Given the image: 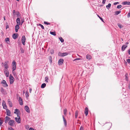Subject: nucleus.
<instances>
[{"label":"nucleus","mask_w":130,"mask_h":130,"mask_svg":"<svg viewBox=\"0 0 130 130\" xmlns=\"http://www.w3.org/2000/svg\"><path fill=\"white\" fill-rule=\"evenodd\" d=\"M12 68L13 71H14L16 69V63L14 60L12 62Z\"/></svg>","instance_id":"f257e3e1"},{"label":"nucleus","mask_w":130,"mask_h":130,"mask_svg":"<svg viewBox=\"0 0 130 130\" xmlns=\"http://www.w3.org/2000/svg\"><path fill=\"white\" fill-rule=\"evenodd\" d=\"M9 80L10 84H12L14 81V78L12 75L10 74L9 76Z\"/></svg>","instance_id":"f03ea898"},{"label":"nucleus","mask_w":130,"mask_h":130,"mask_svg":"<svg viewBox=\"0 0 130 130\" xmlns=\"http://www.w3.org/2000/svg\"><path fill=\"white\" fill-rule=\"evenodd\" d=\"M26 40V38L25 36H23L21 39V42L23 45L25 44V42Z\"/></svg>","instance_id":"7ed1b4c3"},{"label":"nucleus","mask_w":130,"mask_h":130,"mask_svg":"<svg viewBox=\"0 0 130 130\" xmlns=\"http://www.w3.org/2000/svg\"><path fill=\"white\" fill-rule=\"evenodd\" d=\"M16 121L18 123H20L21 122L20 117L19 116H17V117L15 118Z\"/></svg>","instance_id":"20e7f679"},{"label":"nucleus","mask_w":130,"mask_h":130,"mask_svg":"<svg viewBox=\"0 0 130 130\" xmlns=\"http://www.w3.org/2000/svg\"><path fill=\"white\" fill-rule=\"evenodd\" d=\"M14 121L13 120H10L8 123L11 126H13L14 123Z\"/></svg>","instance_id":"39448f33"},{"label":"nucleus","mask_w":130,"mask_h":130,"mask_svg":"<svg viewBox=\"0 0 130 130\" xmlns=\"http://www.w3.org/2000/svg\"><path fill=\"white\" fill-rule=\"evenodd\" d=\"M4 72L6 77H8L9 75V71L8 69H4Z\"/></svg>","instance_id":"423d86ee"},{"label":"nucleus","mask_w":130,"mask_h":130,"mask_svg":"<svg viewBox=\"0 0 130 130\" xmlns=\"http://www.w3.org/2000/svg\"><path fill=\"white\" fill-rule=\"evenodd\" d=\"M64 60L63 59H59L58 61V63L59 65H62L63 62Z\"/></svg>","instance_id":"0eeeda50"},{"label":"nucleus","mask_w":130,"mask_h":130,"mask_svg":"<svg viewBox=\"0 0 130 130\" xmlns=\"http://www.w3.org/2000/svg\"><path fill=\"white\" fill-rule=\"evenodd\" d=\"M68 55V54L67 53H59L58 54V55L61 56H67Z\"/></svg>","instance_id":"6e6552de"},{"label":"nucleus","mask_w":130,"mask_h":130,"mask_svg":"<svg viewBox=\"0 0 130 130\" xmlns=\"http://www.w3.org/2000/svg\"><path fill=\"white\" fill-rule=\"evenodd\" d=\"M2 104L3 108L6 109L7 108V107L6 104L5 102L4 101H3Z\"/></svg>","instance_id":"1a4fd4ad"},{"label":"nucleus","mask_w":130,"mask_h":130,"mask_svg":"<svg viewBox=\"0 0 130 130\" xmlns=\"http://www.w3.org/2000/svg\"><path fill=\"white\" fill-rule=\"evenodd\" d=\"M25 109L26 111L28 113L30 112L29 108L27 106H25Z\"/></svg>","instance_id":"9d476101"},{"label":"nucleus","mask_w":130,"mask_h":130,"mask_svg":"<svg viewBox=\"0 0 130 130\" xmlns=\"http://www.w3.org/2000/svg\"><path fill=\"white\" fill-rule=\"evenodd\" d=\"M19 102L20 104V105H23V103L22 99L20 97L19 98Z\"/></svg>","instance_id":"9b49d317"},{"label":"nucleus","mask_w":130,"mask_h":130,"mask_svg":"<svg viewBox=\"0 0 130 130\" xmlns=\"http://www.w3.org/2000/svg\"><path fill=\"white\" fill-rule=\"evenodd\" d=\"M18 35L17 33L13 34L12 36L13 38L14 39H16L18 37Z\"/></svg>","instance_id":"f8f14e48"},{"label":"nucleus","mask_w":130,"mask_h":130,"mask_svg":"<svg viewBox=\"0 0 130 130\" xmlns=\"http://www.w3.org/2000/svg\"><path fill=\"white\" fill-rule=\"evenodd\" d=\"M16 22L17 25H20L21 24L20 19L19 18H18L16 20Z\"/></svg>","instance_id":"ddd939ff"},{"label":"nucleus","mask_w":130,"mask_h":130,"mask_svg":"<svg viewBox=\"0 0 130 130\" xmlns=\"http://www.w3.org/2000/svg\"><path fill=\"white\" fill-rule=\"evenodd\" d=\"M5 118V122L6 123L8 122V121L10 119V118L8 116H6Z\"/></svg>","instance_id":"4468645a"},{"label":"nucleus","mask_w":130,"mask_h":130,"mask_svg":"<svg viewBox=\"0 0 130 130\" xmlns=\"http://www.w3.org/2000/svg\"><path fill=\"white\" fill-rule=\"evenodd\" d=\"M19 109H16L15 110V111L14 112V113H16L17 116H19Z\"/></svg>","instance_id":"2eb2a0df"},{"label":"nucleus","mask_w":130,"mask_h":130,"mask_svg":"<svg viewBox=\"0 0 130 130\" xmlns=\"http://www.w3.org/2000/svg\"><path fill=\"white\" fill-rule=\"evenodd\" d=\"M19 25H16L15 27V32H17L18 31V29L19 28Z\"/></svg>","instance_id":"dca6fc26"},{"label":"nucleus","mask_w":130,"mask_h":130,"mask_svg":"<svg viewBox=\"0 0 130 130\" xmlns=\"http://www.w3.org/2000/svg\"><path fill=\"white\" fill-rule=\"evenodd\" d=\"M2 83L4 84L3 86L5 87H7L8 85L7 84L6 81L5 80H3Z\"/></svg>","instance_id":"f3484780"},{"label":"nucleus","mask_w":130,"mask_h":130,"mask_svg":"<svg viewBox=\"0 0 130 130\" xmlns=\"http://www.w3.org/2000/svg\"><path fill=\"white\" fill-rule=\"evenodd\" d=\"M4 67H5V69H8V65L7 63L5 62H4Z\"/></svg>","instance_id":"a211bd4d"},{"label":"nucleus","mask_w":130,"mask_h":130,"mask_svg":"<svg viewBox=\"0 0 130 130\" xmlns=\"http://www.w3.org/2000/svg\"><path fill=\"white\" fill-rule=\"evenodd\" d=\"M6 110L7 112V115L8 116H10V111L9 110L7 109H6Z\"/></svg>","instance_id":"6ab92c4d"},{"label":"nucleus","mask_w":130,"mask_h":130,"mask_svg":"<svg viewBox=\"0 0 130 130\" xmlns=\"http://www.w3.org/2000/svg\"><path fill=\"white\" fill-rule=\"evenodd\" d=\"M8 104L10 107H12V103L10 101L9 99H8Z\"/></svg>","instance_id":"aec40b11"},{"label":"nucleus","mask_w":130,"mask_h":130,"mask_svg":"<svg viewBox=\"0 0 130 130\" xmlns=\"http://www.w3.org/2000/svg\"><path fill=\"white\" fill-rule=\"evenodd\" d=\"M88 109L87 107L85 108V114L87 116L88 114Z\"/></svg>","instance_id":"412c9836"},{"label":"nucleus","mask_w":130,"mask_h":130,"mask_svg":"<svg viewBox=\"0 0 130 130\" xmlns=\"http://www.w3.org/2000/svg\"><path fill=\"white\" fill-rule=\"evenodd\" d=\"M127 45H123L122 47V50L123 51H124L125 50V48L127 47Z\"/></svg>","instance_id":"4be33fe9"},{"label":"nucleus","mask_w":130,"mask_h":130,"mask_svg":"<svg viewBox=\"0 0 130 130\" xmlns=\"http://www.w3.org/2000/svg\"><path fill=\"white\" fill-rule=\"evenodd\" d=\"M122 4L124 5H130V2L127 1L124 2H123Z\"/></svg>","instance_id":"5701e85b"},{"label":"nucleus","mask_w":130,"mask_h":130,"mask_svg":"<svg viewBox=\"0 0 130 130\" xmlns=\"http://www.w3.org/2000/svg\"><path fill=\"white\" fill-rule=\"evenodd\" d=\"M62 117L63 118V121L64 122L65 125L66 126V125H67V122L66 120V119L64 118V116L63 115L62 116Z\"/></svg>","instance_id":"b1692460"},{"label":"nucleus","mask_w":130,"mask_h":130,"mask_svg":"<svg viewBox=\"0 0 130 130\" xmlns=\"http://www.w3.org/2000/svg\"><path fill=\"white\" fill-rule=\"evenodd\" d=\"M91 56L90 55H87L86 56V58L88 60H90L91 59Z\"/></svg>","instance_id":"393cba45"},{"label":"nucleus","mask_w":130,"mask_h":130,"mask_svg":"<svg viewBox=\"0 0 130 130\" xmlns=\"http://www.w3.org/2000/svg\"><path fill=\"white\" fill-rule=\"evenodd\" d=\"M16 15V17H17L18 18L20 16V14L19 13V12H17L15 13Z\"/></svg>","instance_id":"a878e982"},{"label":"nucleus","mask_w":130,"mask_h":130,"mask_svg":"<svg viewBox=\"0 0 130 130\" xmlns=\"http://www.w3.org/2000/svg\"><path fill=\"white\" fill-rule=\"evenodd\" d=\"M46 86V84L45 83L42 84L41 86V88H44Z\"/></svg>","instance_id":"bb28decb"},{"label":"nucleus","mask_w":130,"mask_h":130,"mask_svg":"<svg viewBox=\"0 0 130 130\" xmlns=\"http://www.w3.org/2000/svg\"><path fill=\"white\" fill-rule=\"evenodd\" d=\"M9 38H7L5 39V41L6 42H7V43L9 44L8 42H9Z\"/></svg>","instance_id":"cd10ccee"},{"label":"nucleus","mask_w":130,"mask_h":130,"mask_svg":"<svg viewBox=\"0 0 130 130\" xmlns=\"http://www.w3.org/2000/svg\"><path fill=\"white\" fill-rule=\"evenodd\" d=\"M111 6V4L110 3H109L108 4V5L106 6V7L107 9H109L110 7Z\"/></svg>","instance_id":"c85d7f7f"},{"label":"nucleus","mask_w":130,"mask_h":130,"mask_svg":"<svg viewBox=\"0 0 130 130\" xmlns=\"http://www.w3.org/2000/svg\"><path fill=\"white\" fill-rule=\"evenodd\" d=\"M67 110L66 109H65L63 110L64 114V115L66 116Z\"/></svg>","instance_id":"c756f323"},{"label":"nucleus","mask_w":130,"mask_h":130,"mask_svg":"<svg viewBox=\"0 0 130 130\" xmlns=\"http://www.w3.org/2000/svg\"><path fill=\"white\" fill-rule=\"evenodd\" d=\"M50 34H51L52 35L54 36H56V34H55V32H54L51 31L50 32Z\"/></svg>","instance_id":"7c9ffc66"},{"label":"nucleus","mask_w":130,"mask_h":130,"mask_svg":"<svg viewBox=\"0 0 130 130\" xmlns=\"http://www.w3.org/2000/svg\"><path fill=\"white\" fill-rule=\"evenodd\" d=\"M78 114V111H76L75 112V117L76 118H77V117Z\"/></svg>","instance_id":"2f4dec72"},{"label":"nucleus","mask_w":130,"mask_h":130,"mask_svg":"<svg viewBox=\"0 0 130 130\" xmlns=\"http://www.w3.org/2000/svg\"><path fill=\"white\" fill-rule=\"evenodd\" d=\"M59 39L61 42H64V40L61 37H59Z\"/></svg>","instance_id":"473e14b6"},{"label":"nucleus","mask_w":130,"mask_h":130,"mask_svg":"<svg viewBox=\"0 0 130 130\" xmlns=\"http://www.w3.org/2000/svg\"><path fill=\"white\" fill-rule=\"evenodd\" d=\"M39 25L40 26L41 28L43 29H44V27L43 26L40 24H39Z\"/></svg>","instance_id":"72a5a7b5"},{"label":"nucleus","mask_w":130,"mask_h":130,"mask_svg":"<svg viewBox=\"0 0 130 130\" xmlns=\"http://www.w3.org/2000/svg\"><path fill=\"white\" fill-rule=\"evenodd\" d=\"M127 75H128V74H125V79L126 81H128V78L127 77Z\"/></svg>","instance_id":"f704fd0d"},{"label":"nucleus","mask_w":130,"mask_h":130,"mask_svg":"<svg viewBox=\"0 0 130 130\" xmlns=\"http://www.w3.org/2000/svg\"><path fill=\"white\" fill-rule=\"evenodd\" d=\"M121 12V11H117L115 13L116 15H117L120 13Z\"/></svg>","instance_id":"c9c22d12"},{"label":"nucleus","mask_w":130,"mask_h":130,"mask_svg":"<svg viewBox=\"0 0 130 130\" xmlns=\"http://www.w3.org/2000/svg\"><path fill=\"white\" fill-rule=\"evenodd\" d=\"M28 92L27 91H26V98H28L29 96Z\"/></svg>","instance_id":"e433bc0d"},{"label":"nucleus","mask_w":130,"mask_h":130,"mask_svg":"<svg viewBox=\"0 0 130 130\" xmlns=\"http://www.w3.org/2000/svg\"><path fill=\"white\" fill-rule=\"evenodd\" d=\"M44 23L45 24H46V25H50V23H48L47 22H46V21H44Z\"/></svg>","instance_id":"4c0bfd02"},{"label":"nucleus","mask_w":130,"mask_h":130,"mask_svg":"<svg viewBox=\"0 0 130 130\" xmlns=\"http://www.w3.org/2000/svg\"><path fill=\"white\" fill-rule=\"evenodd\" d=\"M5 91V90L3 89V88H1V92L2 93H3Z\"/></svg>","instance_id":"58836bf2"},{"label":"nucleus","mask_w":130,"mask_h":130,"mask_svg":"<svg viewBox=\"0 0 130 130\" xmlns=\"http://www.w3.org/2000/svg\"><path fill=\"white\" fill-rule=\"evenodd\" d=\"M54 51L53 49H52L50 51V53L51 54H53L54 53Z\"/></svg>","instance_id":"ea45409f"},{"label":"nucleus","mask_w":130,"mask_h":130,"mask_svg":"<svg viewBox=\"0 0 130 130\" xmlns=\"http://www.w3.org/2000/svg\"><path fill=\"white\" fill-rule=\"evenodd\" d=\"M45 82H48V77H45Z\"/></svg>","instance_id":"a19ab883"},{"label":"nucleus","mask_w":130,"mask_h":130,"mask_svg":"<svg viewBox=\"0 0 130 130\" xmlns=\"http://www.w3.org/2000/svg\"><path fill=\"white\" fill-rule=\"evenodd\" d=\"M20 50L21 53H24V50L22 48H20Z\"/></svg>","instance_id":"79ce46f5"},{"label":"nucleus","mask_w":130,"mask_h":130,"mask_svg":"<svg viewBox=\"0 0 130 130\" xmlns=\"http://www.w3.org/2000/svg\"><path fill=\"white\" fill-rule=\"evenodd\" d=\"M122 7V6L121 5H118L117 6V8L118 9H120Z\"/></svg>","instance_id":"37998d69"},{"label":"nucleus","mask_w":130,"mask_h":130,"mask_svg":"<svg viewBox=\"0 0 130 130\" xmlns=\"http://www.w3.org/2000/svg\"><path fill=\"white\" fill-rule=\"evenodd\" d=\"M81 59L80 58H76L75 59H74V61H76V60H81Z\"/></svg>","instance_id":"c03bdc74"},{"label":"nucleus","mask_w":130,"mask_h":130,"mask_svg":"<svg viewBox=\"0 0 130 130\" xmlns=\"http://www.w3.org/2000/svg\"><path fill=\"white\" fill-rule=\"evenodd\" d=\"M3 123V121L1 120V119L0 118V126Z\"/></svg>","instance_id":"a18cd8bd"},{"label":"nucleus","mask_w":130,"mask_h":130,"mask_svg":"<svg viewBox=\"0 0 130 130\" xmlns=\"http://www.w3.org/2000/svg\"><path fill=\"white\" fill-rule=\"evenodd\" d=\"M127 61L128 63H130V59H128L127 60Z\"/></svg>","instance_id":"49530a36"},{"label":"nucleus","mask_w":130,"mask_h":130,"mask_svg":"<svg viewBox=\"0 0 130 130\" xmlns=\"http://www.w3.org/2000/svg\"><path fill=\"white\" fill-rule=\"evenodd\" d=\"M21 24H22L24 22V19H22L21 20Z\"/></svg>","instance_id":"de8ad7c7"},{"label":"nucleus","mask_w":130,"mask_h":130,"mask_svg":"<svg viewBox=\"0 0 130 130\" xmlns=\"http://www.w3.org/2000/svg\"><path fill=\"white\" fill-rule=\"evenodd\" d=\"M8 130H14L13 128L11 127H10L8 128Z\"/></svg>","instance_id":"09e8293b"},{"label":"nucleus","mask_w":130,"mask_h":130,"mask_svg":"<svg viewBox=\"0 0 130 130\" xmlns=\"http://www.w3.org/2000/svg\"><path fill=\"white\" fill-rule=\"evenodd\" d=\"M98 16L99 17L100 19V20L103 22H104V21L103 20V19L101 17H100V16H99V15H98Z\"/></svg>","instance_id":"8fccbe9b"},{"label":"nucleus","mask_w":130,"mask_h":130,"mask_svg":"<svg viewBox=\"0 0 130 130\" xmlns=\"http://www.w3.org/2000/svg\"><path fill=\"white\" fill-rule=\"evenodd\" d=\"M127 16L128 18H129L130 17V11L128 13Z\"/></svg>","instance_id":"3c124183"},{"label":"nucleus","mask_w":130,"mask_h":130,"mask_svg":"<svg viewBox=\"0 0 130 130\" xmlns=\"http://www.w3.org/2000/svg\"><path fill=\"white\" fill-rule=\"evenodd\" d=\"M79 130H84L83 127L82 126L80 127Z\"/></svg>","instance_id":"603ef678"},{"label":"nucleus","mask_w":130,"mask_h":130,"mask_svg":"<svg viewBox=\"0 0 130 130\" xmlns=\"http://www.w3.org/2000/svg\"><path fill=\"white\" fill-rule=\"evenodd\" d=\"M127 53H128L130 55V49L128 50L127 51Z\"/></svg>","instance_id":"864d4df0"},{"label":"nucleus","mask_w":130,"mask_h":130,"mask_svg":"<svg viewBox=\"0 0 130 130\" xmlns=\"http://www.w3.org/2000/svg\"><path fill=\"white\" fill-rule=\"evenodd\" d=\"M119 4V3L118 2H116L114 3L113 4L114 5H116L117 4Z\"/></svg>","instance_id":"5fc2aeb1"},{"label":"nucleus","mask_w":130,"mask_h":130,"mask_svg":"<svg viewBox=\"0 0 130 130\" xmlns=\"http://www.w3.org/2000/svg\"><path fill=\"white\" fill-rule=\"evenodd\" d=\"M118 26L120 28H122L121 27V24H118Z\"/></svg>","instance_id":"6e6d98bb"},{"label":"nucleus","mask_w":130,"mask_h":130,"mask_svg":"<svg viewBox=\"0 0 130 130\" xmlns=\"http://www.w3.org/2000/svg\"><path fill=\"white\" fill-rule=\"evenodd\" d=\"M106 1V0H103V1L102 2V3L103 4H105V2Z\"/></svg>","instance_id":"4d7b16f0"},{"label":"nucleus","mask_w":130,"mask_h":130,"mask_svg":"<svg viewBox=\"0 0 130 130\" xmlns=\"http://www.w3.org/2000/svg\"><path fill=\"white\" fill-rule=\"evenodd\" d=\"M29 130H34V129L32 128H30Z\"/></svg>","instance_id":"13d9d810"},{"label":"nucleus","mask_w":130,"mask_h":130,"mask_svg":"<svg viewBox=\"0 0 130 130\" xmlns=\"http://www.w3.org/2000/svg\"><path fill=\"white\" fill-rule=\"evenodd\" d=\"M9 25H7L6 26V29H7V28H9Z\"/></svg>","instance_id":"bf43d9fd"},{"label":"nucleus","mask_w":130,"mask_h":130,"mask_svg":"<svg viewBox=\"0 0 130 130\" xmlns=\"http://www.w3.org/2000/svg\"><path fill=\"white\" fill-rule=\"evenodd\" d=\"M15 13V10H13V13L14 14H15L14 13Z\"/></svg>","instance_id":"052dcab7"},{"label":"nucleus","mask_w":130,"mask_h":130,"mask_svg":"<svg viewBox=\"0 0 130 130\" xmlns=\"http://www.w3.org/2000/svg\"><path fill=\"white\" fill-rule=\"evenodd\" d=\"M32 90V89L31 88H30V89H29V91H30V93L31 92V91Z\"/></svg>","instance_id":"680f3d73"},{"label":"nucleus","mask_w":130,"mask_h":130,"mask_svg":"<svg viewBox=\"0 0 130 130\" xmlns=\"http://www.w3.org/2000/svg\"><path fill=\"white\" fill-rule=\"evenodd\" d=\"M128 88L130 89V84H129V85L128 86Z\"/></svg>","instance_id":"e2e57ef3"},{"label":"nucleus","mask_w":130,"mask_h":130,"mask_svg":"<svg viewBox=\"0 0 130 130\" xmlns=\"http://www.w3.org/2000/svg\"><path fill=\"white\" fill-rule=\"evenodd\" d=\"M14 71H13L12 70V73H13V74L14 73Z\"/></svg>","instance_id":"0e129e2a"},{"label":"nucleus","mask_w":130,"mask_h":130,"mask_svg":"<svg viewBox=\"0 0 130 130\" xmlns=\"http://www.w3.org/2000/svg\"><path fill=\"white\" fill-rule=\"evenodd\" d=\"M126 44H128V42H127L126 43Z\"/></svg>","instance_id":"69168bd1"},{"label":"nucleus","mask_w":130,"mask_h":130,"mask_svg":"<svg viewBox=\"0 0 130 130\" xmlns=\"http://www.w3.org/2000/svg\"><path fill=\"white\" fill-rule=\"evenodd\" d=\"M4 20H5L6 19H5V17H4Z\"/></svg>","instance_id":"338daca9"},{"label":"nucleus","mask_w":130,"mask_h":130,"mask_svg":"<svg viewBox=\"0 0 130 130\" xmlns=\"http://www.w3.org/2000/svg\"><path fill=\"white\" fill-rule=\"evenodd\" d=\"M27 127H28V128L29 126L28 125H27Z\"/></svg>","instance_id":"774afa93"}]
</instances>
